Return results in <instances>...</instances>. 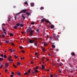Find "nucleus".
I'll return each mask as SVG.
<instances>
[{
    "instance_id": "f257e3e1",
    "label": "nucleus",
    "mask_w": 77,
    "mask_h": 77,
    "mask_svg": "<svg viewBox=\"0 0 77 77\" xmlns=\"http://www.w3.org/2000/svg\"><path fill=\"white\" fill-rule=\"evenodd\" d=\"M36 40V39H34L33 40H28V42H29L30 44H33V43H34L35 42V41Z\"/></svg>"
},
{
    "instance_id": "f03ea898",
    "label": "nucleus",
    "mask_w": 77,
    "mask_h": 77,
    "mask_svg": "<svg viewBox=\"0 0 77 77\" xmlns=\"http://www.w3.org/2000/svg\"><path fill=\"white\" fill-rule=\"evenodd\" d=\"M16 25L18 27H19L20 26V27H23V26H24V25L21 23L20 24L19 23L16 24Z\"/></svg>"
},
{
    "instance_id": "7ed1b4c3",
    "label": "nucleus",
    "mask_w": 77,
    "mask_h": 77,
    "mask_svg": "<svg viewBox=\"0 0 77 77\" xmlns=\"http://www.w3.org/2000/svg\"><path fill=\"white\" fill-rule=\"evenodd\" d=\"M33 31L32 30H31L30 31V33H29V35L30 36H33Z\"/></svg>"
},
{
    "instance_id": "20e7f679",
    "label": "nucleus",
    "mask_w": 77,
    "mask_h": 77,
    "mask_svg": "<svg viewBox=\"0 0 77 77\" xmlns=\"http://www.w3.org/2000/svg\"><path fill=\"white\" fill-rule=\"evenodd\" d=\"M21 12H23V13H26L27 12H26L27 11V10L25 9V10H23L22 11H21Z\"/></svg>"
},
{
    "instance_id": "39448f33",
    "label": "nucleus",
    "mask_w": 77,
    "mask_h": 77,
    "mask_svg": "<svg viewBox=\"0 0 77 77\" xmlns=\"http://www.w3.org/2000/svg\"><path fill=\"white\" fill-rule=\"evenodd\" d=\"M46 20H47L46 19L44 18L42 20L41 22H44V21H46Z\"/></svg>"
},
{
    "instance_id": "423d86ee",
    "label": "nucleus",
    "mask_w": 77,
    "mask_h": 77,
    "mask_svg": "<svg viewBox=\"0 0 77 77\" xmlns=\"http://www.w3.org/2000/svg\"><path fill=\"white\" fill-rule=\"evenodd\" d=\"M26 31H27V33H29V32H30L31 31L30 30V29H28L26 30Z\"/></svg>"
},
{
    "instance_id": "0eeeda50",
    "label": "nucleus",
    "mask_w": 77,
    "mask_h": 77,
    "mask_svg": "<svg viewBox=\"0 0 77 77\" xmlns=\"http://www.w3.org/2000/svg\"><path fill=\"white\" fill-rule=\"evenodd\" d=\"M36 40L34 41V45H35V46H38V45L36 43Z\"/></svg>"
},
{
    "instance_id": "6e6552de",
    "label": "nucleus",
    "mask_w": 77,
    "mask_h": 77,
    "mask_svg": "<svg viewBox=\"0 0 77 77\" xmlns=\"http://www.w3.org/2000/svg\"><path fill=\"white\" fill-rule=\"evenodd\" d=\"M26 14L28 16H29L30 15V13H29L28 12H26Z\"/></svg>"
},
{
    "instance_id": "1a4fd4ad",
    "label": "nucleus",
    "mask_w": 77,
    "mask_h": 77,
    "mask_svg": "<svg viewBox=\"0 0 77 77\" xmlns=\"http://www.w3.org/2000/svg\"><path fill=\"white\" fill-rule=\"evenodd\" d=\"M50 40H53V37L51 36L49 38Z\"/></svg>"
},
{
    "instance_id": "9d476101",
    "label": "nucleus",
    "mask_w": 77,
    "mask_h": 77,
    "mask_svg": "<svg viewBox=\"0 0 77 77\" xmlns=\"http://www.w3.org/2000/svg\"><path fill=\"white\" fill-rule=\"evenodd\" d=\"M2 30L3 32H6V29L5 28H4L3 26L2 27Z\"/></svg>"
},
{
    "instance_id": "9b49d317",
    "label": "nucleus",
    "mask_w": 77,
    "mask_h": 77,
    "mask_svg": "<svg viewBox=\"0 0 77 77\" xmlns=\"http://www.w3.org/2000/svg\"><path fill=\"white\" fill-rule=\"evenodd\" d=\"M30 5H31V6H32V7L34 6V3H31L30 4Z\"/></svg>"
},
{
    "instance_id": "f8f14e48",
    "label": "nucleus",
    "mask_w": 77,
    "mask_h": 77,
    "mask_svg": "<svg viewBox=\"0 0 77 77\" xmlns=\"http://www.w3.org/2000/svg\"><path fill=\"white\" fill-rule=\"evenodd\" d=\"M54 27V26L53 25H51V29H53Z\"/></svg>"
},
{
    "instance_id": "ddd939ff",
    "label": "nucleus",
    "mask_w": 77,
    "mask_h": 77,
    "mask_svg": "<svg viewBox=\"0 0 77 77\" xmlns=\"http://www.w3.org/2000/svg\"><path fill=\"white\" fill-rule=\"evenodd\" d=\"M42 50L43 51H44V52H45V48H44L43 47H42Z\"/></svg>"
},
{
    "instance_id": "4468645a",
    "label": "nucleus",
    "mask_w": 77,
    "mask_h": 77,
    "mask_svg": "<svg viewBox=\"0 0 77 77\" xmlns=\"http://www.w3.org/2000/svg\"><path fill=\"white\" fill-rule=\"evenodd\" d=\"M5 66H7L8 67L9 66V64L8 63H6L5 64Z\"/></svg>"
},
{
    "instance_id": "2eb2a0df",
    "label": "nucleus",
    "mask_w": 77,
    "mask_h": 77,
    "mask_svg": "<svg viewBox=\"0 0 77 77\" xmlns=\"http://www.w3.org/2000/svg\"><path fill=\"white\" fill-rule=\"evenodd\" d=\"M46 22L47 23H50V24H51V23H50V21L47 20H46Z\"/></svg>"
},
{
    "instance_id": "dca6fc26",
    "label": "nucleus",
    "mask_w": 77,
    "mask_h": 77,
    "mask_svg": "<svg viewBox=\"0 0 77 77\" xmlns=\"http://www.w3.org/2000/svg\"><path fill=\"white\" fill-rule=\"evenodd\" d=\"M18 28V26H14V28L16 29H17Z\"/></svg>"
},
{
    "instance_id": "f3484780",
    "label": "nucleus",
    "mask_w": 77,
    "mask_h": 77,
    "mask_svg": "<svg viewBox=\"0 0 77 77\" xmlns=\"http://www.w3.org/2000/svg\"><path fill=\"white\" fill-rule=\"evenodd\" d=\"M16 74H17V75H20V74H21V72H17V73H16Z\"/></svg>"
},
{
    "instance_id": "a211bd4d",
    "label": "nucleus",
    "mask_w": 77,
    "mask_h": 77,
    "mask_svg": "<svg viewBox=\"0 0 77 77\" xmlns=\"http://www.w3.org/2000/svg\"><path fill=\"white\" fill-rule=\"evenodd\" d=\"M38 69V66H37L36 68H34V70H35V69Z\"/></svg>"
},
{
    "instance_id": "6ab92c4d",
    "label": "nucleus",
    "mask_w": 77,
    "mask_h": 77,
    "mask_svg": "<svg viewBox=\"0 0 77 77\" xmlns=\"http://www.w3.org/2000/svg\"><path fill=\"white\" fill-rule=\"evenodd\" d=\"M71 55H72V56H75V53L74 52H72Z\"/></svg>"
},
{
    "instance_id": "aec40b11",
    "label": "nucleus",
    "mask_w": 77,
    "mask_h": 77,
    "mask_svg": "<svg viewBox=\"0 0 77 77\" xmlns=\"http://www.w3.org/2000/svg\"><path fill=\"white\" fill-rule=\"evenodd\" d=\"M42 69H45V67H44V66L42 65Z\"/></svg>"
},
{
    "instance_id": "412c9836",
    "label": "nucleus",
    "mask_w": 77,
    "mask_h": 77,
    "mask_svg": "<svg viewBox=\"0 0 77 77\" xmlns=\"http://www.w3.org/2000/svg\"><path fill=\"white\" fill-rule=\"evenodd\" d=\"M55 40L56 41H57L58 40V38H57V37H56L55 38Z\"/></svg>"
},
{
    "instance_id": "4be33fe9",
    "label": "nucleus",
    "mask_w": 77,
    "mask_h": 77,
    "mask_svg": "<svg viewBox=\"0 0 77 77\" xmlns=\"http://www.w3.org/2000/svg\"><path fill=\"white\" fill-rule=\"evenodd\" d=\"M22 17L23 18V20H25V18H26V17H24V15H23V14L22 15Z\"/></svg>"
},
{
    "instance_id": "5701e85b",
    "label": "nucleus",
    "mask_w": 77,
    "mask_h": 77,
    "mask_svg": "<svg viewBox=\"0 0 77 77\" xmlns=\"http://www.w3.org/2000/svg\"><path fill=\"white\" fill-rule=\"evenodd\" d=\"M9 61H10V62H12L14 61V60L10 59V60H9Z\"/></svg>"
},
{
    "instance_id": "b1692460",
    "label": "nucleus",
    "mask_w": 77,
    "mask_h": 77,
    "mask_svg": "<svg viewBox=\"0 0 77 77\" xmlns=\"http://www.w3.org/2000/svg\"><path fill=\"white\" fill-rule=\"evenodd\" d=\"M52 47L54 48L56 47V46H55L54 45H52Z\"/></svg>"
},
{
    "instance_id": "393cba45",
    "label": "nucleus",
    "mask_w": 77,
    "mask_h": 77,
    "mask_svg": "<svg viewBox=\"0 0 77 77\" xmlns=\"http://www.w3.org/2000/svg\"><path fill=\"white\" fill-rule=\"evenodd\" d=\"M8 51H11V52H12V49H9Z\"/></svg>"
},
{
    "instance_id": "a878e982",
    "label": "nucleus",
    "mask_w": 77,
    "mask_h": 77,
    "mask_svg": "<svg viewBox=\"0 0 77 77\" xmlns=\"http://www.w3.org/2000/svg\"><path fill=\"white\" fill-rule=\"evenodd\" d=\"M31 24H32V25H34L35 24V23L34 22H32L31 23Z\"/></svg>"
},
{
    "instance_id": "bb28decb",
    "label": "nucleus",
    "mask_w": 77,
    "mask_h": 77,
    "mask_svg": "<svg viewBox=\"0 0 77 77\" xmlns=\"http://www.w3.org/2000/svg\"><path fill=\"white\" fill-rule=\"evenodd\" d=\"M44 9V8L42 7L41 8H40V9L41 10H42V9Z\"/></svg>"
},
{
    "instance_id": "cd10ccee",
    "label": "nucleus",
    "mask_w": 77,
    "mask_h": 77,
    "mask_svg": "<svg viewBox=\"0 0 77 77\" xmlns=\"http://www.w3.org/2000/svg\"><path fill=\"white\" fill-rule=\"evenodd\" d=\"M14 57H15V58L16 59H17V58H18V57L17 56H16V55H14Z\"/></svg>"
},
{
    "instance_id": "c85d7f7f",
    "label": "nucleus",
    "mask_w": 77,
    "mask_h": 77,
    "mask_svg": "<svg viewBox=\"0 0 77 77\" xmlns=\"http://www.w3.org/2000/svg\"><path fill=\"white\" fill-rule=\"evenodd\" d=\"M24 5H27L28 3H27V1H26L24 3Z\"/></svg>"
},
{
    "instance_id": "c756f323",
    "label": "nucleus",
    "mask_w": 77,
    "mask_h": 77,
    "mask_svg": "<svg viewBox=\"0 0 77 77\" xmlns=\"http://www.w3.org/2000/svg\"><path fill=\"white\" fill-rule=\"evenodd\" d=\"M63 65V64L62 63H60V66H62Z\"/></svg>"
},
{
    "instance_id": "7c9ffc66",
    "label": "nucleus",
    "mask_w": 77,
    "mask_h": 77,
    "mask_svg": "<svg viewBox=\"0 0 77 77\" xmlns=\"http://www.w3.org/2000/svg\"><path fill=\"white\" fill-rule=\"evenodd\" d=\"M25 75H28V74H29V73H28V72H25Z\"/></svg>"
},
{
    "instance_id": "2f4dec72",
    "label": "nucleus",
    "mask_w": 77,
    "mask_h": 77,
    "mask_svg": "<svg viewBox=\"0 0 77 77\" xmlns=\"http://www.w3.org/2000/svg\"><path fill=\"white\" fill-rule=\"evenodd\" d=\"M3 60V58H0V60L1 61V60Z\"/></svg>"
},
{
    "instance_id": "473e14b6",
    "label": "nucleus",
    "mask_w": 77,
    "mask_h": 77,
    "mask_svg": "<svg viewBox=\"0 0 77 77\" xmlns=\"http://www.w3.org/2000/svg\"><path fill=\"white\" fill-rule=\"evenodd\" d=\"M17 65H21V63L17 62Z\"/></svg>"
},
{
    "instance_id": "72a5a7b5",
    "label": "nucleus",
    "mask_w": 77,
    "mask_h": 77,
    "mask_svg": "<svg viewBox=\"0 0 77 77\" xmlns=\"http://www.w3.org/2000/svg\"><path fill=\"white\" fill-rule=\"evenodd\" d=\"M10 36H12L14 35L12 34V33H11L10 34Z\"/></svg>"
},
{
    "instance_id": "f704fd0d",
    "label": "nucleus",
    "mask_w": 77,
    "mask_h": 77,
    "mask_svg": "<svg viewBox=\"0 0 77 77\" xmlns=\"http://www.w3.org/2000/svg\"><path fill=\"white\" fill-rule=\"evenodd\" d=\"M43 44H44V45L45 46L47 45V44H46V43H45V42H43Z\"/></svg>"
},
{
    "instance_id": "c9c22d12",
    "label": "nucleus",
    "mask_w": 77,
    "mask_h": 77,
    "mask_svg": "<svg viewBox=\"0 0 77 77\" xmlns=\"http://www.w3.org/2000/svg\"><path fill=\"white\" fill-rule=\"evenodd\" d=\"M1 56L2 57H4V55H3V54H1Z\"/></svg>"
},
{
    "instance_id": "e433bc0d",
    "label": "nucleus",
    "mask_w": 77,
    "mask_h": 77,
    "mask_svg": "<svg viewBox=\"0 0 77 77\" xmlns=\"http://www.w3.org/2000/svg\"><path fill=\"white\" fill-rule=\"evenodd\" d=\"M32 71H33V70H32L31 72H32V74H35V72H32Z\"/></svg>"
},
{
    "instance_id": "4c0bfd02",
    "label": "nucleus",
    "mask_w": 77,
    "mask_h": 77,
    "mask_svg": "<svg viewBox=\"0 0 77 77\" xmlns=\"http://www.w3.org/2000/svg\"><path fill=\"white\" fill-rule=\"evenodd\" d=\"M35 72H37V73H38V70H36L35 71Z\"/></svg>"
},
{
    "instance_id": "58836bf2",
    "label": "nucleus",
    "mask_w": 77,
    "mask_h": 77,
    "mask_svg": "<svg viewBox=\"0 0 77 77\" xmlns=\"http://www.w3.org/2000/svg\"><path fill=\"white\" fill-rule=\"evenodd\" d=\"M53 36H54L55 37H56V34H53Z\"/></svg>"
},
{
    "instance_id": "ea45409f",
    "label": "nucleus",
    "mask_w": 77,
    "mask_h": 77,
    "mask_svg": "<svg viewBox=\"0 0 77 77\" xmlns=\"http://www.w3.org/2000/svg\"><path fill=\"white\" fill-rule=\"evenodd\" d=\"M13 66H14V67H15V68H17V66L15 65V64H13Z\"/></svg>"
},
{
    "instance_id": "a19ab883",
    "label": "nucleus",
    "mask_w": 77,
    "mask_h": 77,
    "mask_svg": "<svg viewBox=\"0 0 77 77\" xmlns=\"http://www.w3.org/2000/svg\"><path fill=\"white\" fill-rule=\"evenodd\" d=\"M42 62L43 63V64H44V60L43 59H42Z\"/></svg>"
},
{
    "instance_id": "79ce46f5",
    "label": "nucleus",
    "mask_w": 77,
    "mask_h": 77,
    "mask_svg": "<svg viewBox=\"0 0 77 77\" xmlns=\"http://www.w3.org/2000/svg\"><path fill=\"white\" fill-rule=\"evenodd\" d=\"M2 67H3V65H1V67H0V68H2Z\"/></svg>"
},
{
    "instance_id": "37998d69",
    "label": "nucleus",
    "mask_w": 77,
    "mask_h": 77,
    "mask_svg": "<svg viewBox=\"0 0 77 77\" xmlns=\"http://www.w3.org/2000/svg\"><path fill=\"white\" fill-rule=\"evenodd\" d=\"M4 57L5 58H6V57H6V55H5L4 56Z\"/></svg>"
},
{
    "instance_id": "c03bdc74",
    "label": "nucleus",
    "mask_w": 77,
    "mask_h": 77,
    "mask_svg": "<svg viewBox=\"0 0 77 77\" xmlns=\"http://www.w3.org/2000/svg\"><path fill=\"white\" fill-rule=\"evenodd\" d=\"M21 12H20L19 13L16 14V15H18V14H21Z\"/></svg>"
},
{
    "instance_id": "a18cd8bd",
    "label": "nucleus",
    "mask_w": 77,
    "mask_h": 77,
    "mask_svg": "<svg viewBox=\"0 0 77 77\" xmlns=\"http://www.w3.org/2000/svg\"><path fill=\"white\" fill-rule=\"evenodd\" d=\"M39 30L38 29H36V32H39Z\"/></svg>"
},
{
    "instance_id": "49530a36",
    "label": "nucleus",
    "mask_w": 77,
    "mask_h": 77,
    "mask_svg": "<svg viewBox=\"0 0 77 77\" xmlns=\"http://www.w3.org/2000/svg\"><path fill=\"white\" fill-rule=\"evenodd\" d=\"M5 72H8V70L7 69H6L5 70Z\"/></svg>"
},
{
    "instance_id": "de8ad7c7",
    "label": "nucleus",
    "mask_w": 77,
    "mask_h": 77,
    "mask_svg": "<svg viewBox=\"0 0 77 77\" xmlns=\"http://www.w3.org/2000/svg\"><path fill=\"white\" fill-rule=\"evenodd\" d=\"M2 37H3V38H4V37H5V35L3 34H2Z\"/></svg>"
},
{
    "instance_id": "09e8293b",
    "label": "nucleus",
    "mask_w": 77,
    "mask_h": 77,
    "mask_svg": "<svg viewBox=\"0 0 77 77\" xmlns=\"http://www.w3.org/2000/svg\"><path fill=\"white\" fill-rule=\"evenodd\" d=\"M11 45H13V46H14V45H15L13 43H11Z\"/></svg>"
},
{
    "instance_id": "8fccbe9b",
    "label": "nucleus",
    "mask_w": 77,
    "mask_h": 77,
    "mask_svg": "<svg viewBox=\"0 0 77 77\" xmlns=\"http://www.w3.org/2000/svg\"><path fill=\"white\" fill-rule=\"evenodd\" d=\"M20 49H22V48H23V47L22 46H20Z\"/></svg>"
},
{
    "instance_id": "3c124183",
    "label": "nucleus",
    "mask_w": 77,
    "mask_h": 77,
    "mask_svg": "<svg viewBox=\"0 0 77 77\" xmlns=\"http://www.w3.org/2000/svg\"><path fill=\"white\" fill-rule=\"evenodd\" d=\"M21 51L22 53H25V52H24V51H23V50Z\"/></svg>"
},
{
    "instance_id": "603ef678",
    "label": "nucleus",
    "mask_w": 77,
    "mask_h": 77,
    "mask_svg": "<svg viewBox=\"0 0 77 77\" xmlns=\"http://www.w3.org/2000/svg\"><path fill=\"white\" fill-rule=\"evenodd\" d=\"M50 77H53V75H50Z\"/></svg>"
},
{
    "instance_id": "864d4df0",
    "label": "nucleus",
    "mask_w": 77,
    "mask_h": 77,
    "mask_svg": "<svg viewBox=\"0 0 77 77\" xmlns=\"http://www.w3.org/2000/svg\"><path fill=\"white\" fill-rule=\"evenodd\" d=\"M47 38H48L49 37V35H47Z\"/></svg>"
},
{
    "instance_id": "5fc2aeb1",
    "label": "nucleus",
    "mask_w": 77,
    "mask_h": 77,
    "mask_svg": "<svg viewBox=\"0 0 77 77\" xmlns=\"http://www.w3.org/2000/svg\"><path fill=\"white\" fill-rule=\"evenodd\" d=\"M15 50H12V51H13V52H15Z\"/></svg>"
},
{
    "instance_id": "6e6d98bb",
    "label": "nucleus",
    "mask_w": 77,
    "mask_h": 77,
    "mask_svg": "<svg viewBox=\"0 0 77 77\" xmlns=\"http://www.w3.org/2000/svg\"><path fill=\"white\" fill-rule=\"evenodd\" d=\"M34 63L33 62L31 61V64H33Z\"/></svg>"
},
{
    "instance_id": "4d7b16f0",
    "label": "nucleus",
    "mask_w": 77,
    "mask_h": 77,
    "mask_svg": "<svg viewBox=\"0 0 77 77\" xmlns=\"http://www.w3.org/2000/svg\"><path fill=\"white\" fill-rule=\"evenodd\" d=\"M11 16H8V19H10V18H11Z\"/></svg>"
},
{
    "instance_id": "13d9d810",
    "label": "nucleus",
    "mask_w": 77,
    "mask_h": 77,
    "mask_svg": "<svg viewBox=\"0 0 77 77\" xmlns=\"http://www.w3.org/2000/svg\"><path fill=\"white\" fill-rule=\"evenodd\" d=\"M6 43H9V41H6Z\"/></svg>"
},
{
    "instance_id": "bf43d9fd",
    "label": "nucleus",
    "mask_w": 77,
    "mask_h": 77,
    "mask_svg": "<svg viewBox=\"0 0 77 77\" xmlns=\"http://www.w3.org/2000/svg\"><path fill=\"white\" fill-rule=\"evenodd\" d=\"M29 29H30V30H32V27H29Z\"/></svg>"
},
{
    "instance_id": "052dcab7",
    "label": "nucleus",
    "mask_w": 77,
    "mask_h": 77,
    "mask_svg": "<svg viewBox=\"0 0 77 77\" xmlns=\"http://www.w3.org/2000/svg\"><path fill=\"white\" fill-rule=\"evenodd\" d=\"M11 21V19H8V21Z\"/></svg>"
},
{
    "instance_id": "680f3d73",
    "label": "nucleus",
    "mask_w": 77,
    "mask_h": 77,
    "mask_svg": "<svg viewBox=\"0 0 77 77\" xmlns=\"http://www.w3.org/2000/svg\"><path fill=\"white\" fill-rule=\"evenodd\" d=\"M28 72H29V73H30V69L28 70Z\"/></svg>"
},
{
    "instance_id": "e2e57ef3",
    "label": "nucleus",
    "mask_w": 77,
    "mask_h": 77,
    "mask_svg": "<svg viewBox=\"0 0 77 77\" xmlns=\"http://www.w3.org/2000/svg\"><path fill=\"white\" fill-rule=\"evenodd\" d=\"M70 67H71V68H72V65L71 64H70Z\"/></svg>"
},
{
    "instance_id": "0e129e2a",
    "label": "nucleus",
    "mask_w": 77,
    "mask_h": 77,
    "mask_svg": "<svg viewBox=\"0 0 77 77\" xmlns=\"http://www.w3.org/2000/svg\"><path fill=\"white\" fill-rule=\"evenodd\" d=\"M48 55L49 56H51V54H48Z\"/></svg>"
},
{
    "instance_id": "69168bd1",
    "label": "nucleus",
    "mask_w": 77,
    "mask_h": 77,
    "mask_svg": "<svg viewBox=\"0 0 77 77\" xmlns=\"http://www.w3.org/2000/svg\"><path fill=\"white\" fill-rule=\"evenodd\" d=\"M35 55H38V53L36 52V53H35Z\"/></svg>"
},
{
    "instance_id": "338daca9",
    "label": "nucleus",
    "mask_w": 77,
    "mask_h": 77,
    "mask_svg": "<svg viewBox=\"0 0 77 77\" xmlns=\"http://www.w3.org/2000/svg\"><path fill=\"white\" fill-rule=\"evenodd\" d=\"M13 76H14V75H11V77H13Z\"/></svg>"
},
{
    "instance_id": "774afa93",
    "label": "nucleus",
    "mask_w": 77,
    "mask_h": 77,
    "mask_svg": "<svg viewBox=\"0 0 77 77\" xmlns=\"http://www.w3.org/2000/svg\"><path fill=\"white\" fill-rule=\"evenodd\" d=\"M2 25H3V26H5V24L3 23V24H2Z\"/></svg>"
}]
</instances>
